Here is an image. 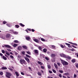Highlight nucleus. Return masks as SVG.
<instances>
[{"label": "nucleus", "instance_id": "1", "mask_svg": "<svg viewBox=\"0 0 78 78\" xmlns=\"http://www.w3.org/2000/svg\"><path fill=\"white\" fill-rule=\"evenodd\" d=\"M61 62L62 64H63V66H67L69 64L68 63V62L63 60H61Z\"/></svg>", "mask_w": 78, "mask_h": 78}, {"label": "nucleus", "instance_id": "2", "mask_svg": "<svg viewBox=\"0 0 78 78\" xmlns=\"http://www.w3.org/2000/svg\"><path fill=\"white\" fill-rule=\"evenodd\" d=\"M20 62L21 64H25V65L27 64V62H26V61H25V60L23 59H21L20 60Z\"/></svg>", "mask_w": 78, "mask_h": 78}, {"label": "nucleus", "instance_id": "3", "mask_svg": "<svg viewBox=\"0 0 78 78\" xmlns=\"http://www.w3.org/2000/svg\"><path fill=\"white\" fill-rule=\"evenodd\" d=\"M4 45L5 46V47H6V48H11V46L9 45L4 44Z\"/></svg>", "mask_w": 78, "mask_h": 78}, {"label": "nucleus", "instance_id": "4", "mask_svg": "<svg viewBox=\"0 0 78 78\" xmlns=\"http://www.w3.org/2000/svg\"><path fill=\"white\" fill-rule=\"evenodd\" d=\"M60 56H61V57H63V58H66V57L67 56V55H65L64 54H60Z\"/></svg>", "mask_w": 78, "mask_h": 78}, {"label": "nucleus", "instance_id": "5", "mask_svg": "<svg viewBox=\"0 0 78 78\" xmlns=\"http://www.w3.org/2000/svg\"><path fill=\"white\" fill-rule=\"evenodd\" d=\"M34 53L35 54H37V53H39V51L37 50H34Z\"/></svg>", "mask_w": 78, "mask_h": 78}, {"label": "nucleus", "instance_id": "6", "mask_svg": "<svg viewBox=\"0 0 78 78\" xmlns=\"http://www.w3.org/2000/svg\"><path fill=\"white\" fill-rule=\"evenodd\" d=\"M10 34H7L6 35V38H9V37H10Z\"/></svg>", "mask_w": 78, "mask_h": 78}, {"label": "nucleus", "instance_id": "7", "mask_svg": "<svg viewBox=\"0 0 78 78\" xmlns=\"http://www.w3.org/2000/svg\"><path fill=\"white\" fill-rule=\"evenodd\" d=\"M18 50H19V51H20V50H21L22 48V46H19L18 47Z\"/></svg>", "mask_w": 78, "mask_h": 78}, {"label": "nucleus", "instance_id": "8", "mask_svg": "<svg viewBox=\"0 0 78 78\" xmlns=\"http://www.w3.org/2000/svg\"><path fill=\"white\" fill-rule=\"evenodd\" d=\"M51 46L52 49H54V50H55V49H56V46H55L54 45H51Z\"/></svg>", "mask_w": 78, "mask_h": 78}, {"label": "nucleus", "instance_id": "9", "mask_svg": "<svg viewBox=\"0 0 78 78\" xmlns=\"http://www.w3.org/2000/svg\"><path fill=\"white\" fill-rule=\"evenodd\" d=\"M25 59H26V61H27V62H28V63H29L30 62V59H29V58H27V57H26L25 58Z\"/></svg>", "mask_w": 78, "mask_h": 78}, {"label": "nucleus", "instance_id": "10", "mask_svg": "<svg viewBox=\"0 0 78 78\" xmlns=\"http://www.w3.org/2000/svg\"><path fill=\"white\" fill-rule=\"evenodd\" d=\"M6 73L7 74V75H8L9 76H11L12 75V74L9 72H7Z\"/></svg>", "mask_w": 78, "mask_h": 78}, {"label": "nucleus", "instance_id": "11", "mask_svg": "<svg viewBox=\"0 0 78 78\" xmlns=\"http://www.w3.org/2000/svg\"><path fill=\"white\" fill-rule=\"evenodd\" d=\"M34 41L37 42V43H39V40L37 39H35L34 40Z\"/></svg>", "mask_w": 78, "mask_h": 78}, {"label": "nucleus", "instance_id": "12", "mask_svg": "<svg viewBox=\"0 0 78 78\" xmlns=\"http://www.w3.org/2000/svg\"><path fill=\"white\" fill-rule=\"evenodd\" d=\"M26 39L27 41H30V37H26Z\"/></svg>", "mask_w": 78, "mask_h": 78}, {"label": "nucleus", "instance_id": "13", "mask_svg": "<svg viewBox=\"0 0 78 78\" xmlns=\"http://www.w3.org/2000/svg\"><path fill=\"white\" fill-rule=\"evenodd\" d=\"M66 59H71V57H69V55H66Z\"/></svg>", "mask_w": 78, "mask_h": 78}, {"label": "nucleus", "instance_id": "14", "mask_svg": "<svg viewBox=\"0 0 78 78\" xmlns=\"http://www.w3.org/2000/svg\"><path fill=\"white\" fill-rule=\"evenodd\" d=\"M19 25H20L21 27H25V25L23 24L22 23H20Z\"/></svg>", "mask_w": 78, "mask_h": 78}, {"label": "nucleus", "instance_id": "15", "mask_svg": "<svg viewBox=\"0 0 78 78\" xmlns=\"http://www.w3.org/2000/svg\"><path fill=\"white\" fill-rule=\"evenodd\" d=\"M13 33L14 34H18V32H17L15 31H13Z\"/></svg>", "mask_w": 78, "mask_h": 78}, {"label": "nucleus", "instance_id": "16", "mask_svg": "<svg viewBox=\"0 0 78 78\" xmlns=\"http://www.w3.org/2000/svg\"><path fill=\"white\" fill-rule=\"evenodd\" d=\"M2 70H7V68L6 67H2Z\"/></svg>", "mask_w": 78, "mask_h": 78}, {"label": "nucleus", "instance_id": "17", "mask_svg": "<svg viewBox=\"0 0 78 78\" xmlns=\"http://www.w3.org/2000/svg\"><path fill=\"white\" fill-rule=\"evenodd\" d=\"M43 51L44 52V53H46L47 51V49L46 48H44L43 49Z\"/></svg>", "mask_w": 78, "mask_h": 78}, {"label": "nucleus", "instance_id": "18", "mask_svg": "<svg viewBox=\"0 0 78 78\" xmlns=\"http://www.w3.org/2000/svg\"><path fill=\"white\" fill-rule=\"evenodd\" d=\"M22 47L25 49H27L28 48H27V47L26 46H23Z\"/></svg>", "mask_w": 78, "mask_h": 78}, {"label": "nucleus", "instance_id": "19", "mask_svg": "<svg viewBox=\"0 0 78 78\" xmlns=\"http://www.w3.org/2000/svg\"><path fill=\"white\" fill-rule=\"evenodd\" d=\"M38 63L39 64H40V66H42V63H41V62L40 61H38Z\"/></svg>", "mask_w": 78, "mask_h": 78}, {"label": "nucleus", "instance_id": "20", "mask_svg": "<svg viewBox=\"0 0 78 78\" xmlns=\"http://www.w3.org/2000/svg\"><path fill=\"white\" fill-rule=\"evenodd\" d=\"M17 45H18V44H17L14 43L13 44V46L14 47H16L17 46Z\"/></svg>", "mask_w": 78, "mask_h": 78}, {"label": "nucleus", "instance_id": "21", "mask_svg": "<svg viewBox=\"0 0 78 78\" xmlns=\"http://www.w3.org/2000/svg\"><path fill=\"white\" fill-rule=\"evenodd\" d=\"M54 66L55 68L58 69V65H56V64H54Z\"/></svg>", "mask_w": 78, "mask_h": 78}, {"label": "nucleus", "instance_id": "22", "mask_svg": "<svg viewBox=\"0 0 78 78\" xmlns=\"http://www.w3.org/2000/svg\"><path fill=\"white\" fill-rule=\"evenodd\" d=\"M15 73L17 76H19V73H18L17 72H15Z\"/></svg>", "mask_w": 78, "mask_h": 78}, {"label": "nucleus", "instance_id": "23", "mask_svg": "<svg viewBox=\"0 0 78 78\" xmlns=\"http://www.w3.org/2000/svg\"><path fill=\"white\" fill-rule=\"evenodd\" d=\"M26 57H27L28 58H31V57L29 55H28V54H27L26 55Z\"/></svg>", "mask_w": 78, "mask_h": 78}, {"label": "nucleus", "instance_id": "24", "mask_svg": "<svg viewBox=\"0 0 78 78\" xmlns=\"http://www.w3.org/2000/svg\"><path fill=\"white\" fill-rule=\"evenodd\" d=\"M71 61L72 62H73V63H74V62H76V60H75V59H73Z\"/></svg>", "mask_w": 78, "mask_h": 78}, {"label": "nucleus", "instance_id": "25", "mask_svg": "<svg viewBox=\"0 0 78 78\" xmlns=\"http://www.w3.org/2000/svg\"><path fill=\"white\" fill-rule=\"evenodd\" d=\"M2 58L4 59V60H6L7 59L6 57L4 56H3Z\"/></svg>", "mask_w": 78, "mask_h": 78}, {"label": "nucleus", "instance_id": "26", "mask_svg": "<svg viewBox=\"0 0 78 78\" xmlns=\"http://www.w3.org/2000/svg\"><path fill=\"white\" fill-rule=\"evenodd\" d=\"M56 56V55L54 54H52L51 55V57H55Z\"/></svg>", "mask_w": 78, "mask_h": 78}, {"label": "nucleus", "instance_id": "27", "mask_svg": "<svg viewBox=\"0 0 78 78\" xmlns=\"http://www.w3.org/2000/svg\"><path fill=\"white\" fill-rule=\"evenodd\" d=\"M15 27H16V28H19V27H20V26H19V25H16Z\"/></svg>", "mask_w": 78, "mask_h": 78}, {"label": "nucleus", "instance_id": "28", "mask_svg": "<svg viewBox=\"0 0 78 78\" xmlns=\"http://www.w3.org/2000/svg\"><path fill=\"white\" fill-rule=\"evenodd\" d=\"M26 53H27V54H28L29 55H31V52H30V51H26Z\"/></svg>", "mask_w": 78, "mask_h": 78}, {"label": "nucleus", "instance_id": "29", "mask_svg": "<svg viewBox=\"0 0 78 78\" xmlns=\"http://www.w3.org/2000/svg\"><path fill=\"white\" fill-rule=\"evenodd\" d=\"M14 43H19V41L17 40H14Z\"/></svg>", "mask_w": 78, "mask_h": 78}, {"label": "nucleus", "instance_id": "30", "mask_svg": "<svg viewBox=\"0 0 78 78\" xmlns=\"http://www.w3.org/2000/svg\"><path fill=\"white\" fill-rule=\"evenodd\" d=\"M37 74L39 76H41L42 75V74H41V73L39 72H38Z\"/></svg>", "mask_w": 78, "mask_h": 78}, {"label": "nucleus", "instance_id": "31", "mask_svg": "<svg viewBox=\"0 0 78 78\" xmlns=\"http://www.w3.org/2000/svg\"><path fill=\"white\" fill-rule=\"evenodd\" d=\"M10 33H13V32L14 31L13 30H9V31Z\"/></svg>", "mask_w": 78, "mask_h": 78}, {"label": "nucleus", "instance_id": "32", "mask_svg": "<svg viewBox=\"0 0 78 78\" xmlns=\"http://www.w3.org/2000/svg\"><path fill=\"white\" fill-rule=\"evenodd\" d=\"M58 72H59L60 73H63V71L62 70H59Z\"/></svg>", "mask_w": 78, "mask_h": 78}, {"label": "nucleus", "instance_id": "33", "mask_svg": "<svg viewBox=\"0 0 78 78\" xmlns=\"http://www.w3.org/2000/svg\"><path fill=\"white\" fill-rule=\"evenodd\" d=\"M58 76L60 77V78H62V74H61L59 73Z\"/></svg>", "mask_w": 78, "mask_h": 78}, {"label": "nucleus", "instance_id": "34", "mask_svg": "<svg viewBox=\"0 0 78 78\" xmlns=\"http://www.w3.org/2000/svg\"><path fill=\"white\" fill-rule=\"evenodd\" d=\"M38 49H39V50H42V48H41V46H38Z\"/></svg>", "mask_w": 78, "mask_h": 78}, {"label": "nucleus", "instance_id": "35", "mask_svg": "<svg viewBox=\"0 0 78 78\" xmlns=\"http://www.w3.org/2000/svg\"><path fill=\"white\" fill-rule=\"evenodd\" d=\"M52 71H53V72H54V73H56V71L55 69H53Z\"/></svg>", "mask_w": 78, "mask_h": 78}, {"label": "nucleus", "instance_id": "36", "mask_svg": "<svg viewBox=\"0 0 78 78\" xmlns=\"http://www.w3.org/2000/svg\"><path fill=\"white\" fill-rule=\"evenodd\" d=\"M28 69H29L30 71L31 72L32 71V69H31V67H28Z\"/></svg>", "mask_w": 78, "mask_h": 78}, {"label": "nucleus", "instance_id": "37", "mask_svg": "<svg viewBox=\"0 0 78 78\" xmlns=\"http://www.w3.org/2000/svg\"><path fill=\"white\" fill-rule=\"evenodd\" d=\"M6 55H8V56H9V55H10V54H9V53H8L7 51H6Z\"/></svg>", "mask_w": 78, "mask_h": 78}, {"label": "nucleus", "instance_id": "38", "mask_svg": "<svg viewBox=\"0 0 78 78\" xmlns=\"http://www.w3.org/2000/svg\"><path fill=\"white\" fill-rule=\"evenodd\" d=\"M41 40L42 41H43L44 42L45 41V39L43 38H41Z\"/></svg>", "mask_w": 78, "mask_h": 78}, {"label": "nucleus", "instance_id": "39", "mask_svg": "<svg viewBox=\"0 0 78 78\" xmlns=\"http://www.w3.org/2000/svg\"><path fill=\"white\" fill-rule=\"evenodd\" d=\"M60 47H61V48H64V46L62 44H61Z\"/></svg>", "mask_w": 78, "mask_h": 78}, {"label": "nucleus", "instance_id": "40", "mask_svg": "<svg viewBox=\"0 0 78 78\" xmlns=\"http://www.w3.org/2000/svg\"><path fill=\"white\" fill-rule=\"evenodd\" d=\"M48 69H50L51 68V66L49 65H48Z\"/></svg>", "mask_w": 78, "mask_h": 78}, {"label": "nucleus", "instance_id": "41", "mask_svg": "<svg viewBox=\"0 0 78 78\" xmlns=\"http://www.w3.org/2000/svg\"><path fill=\"white\" fill-rule=\"evenodd\" d=\"M0 75H3V72H1V73H0Z\"/></svg>", "mask_w": 78, "mask_h": 78}, {"label": "nucleus", "instance_id": "42", "mask_svg": "<svg viewBox=\"0 0 78 78\" xmlns=\"http://www.w3.org/2000/svg\"><path fill=\"white\" fill-rule=\"evenodd\" d=\"M45 59L47 60H49V58H48V57H45Z\"/></svg>", "mask_w": 78, "mask_h": 78}, {"label": "nucleus", "instance_id": "43", "mask_svg": "<svg viewBox=\"0 0 78 78\" xmlns=\"http://www.w3.org/2000/svg\"><path fill=\"white\" fill-rule=\"evenodd\" d=\"M6 77H7V78H10V76H8V75H6Z\"/></svg>", "mask_w": 78, "mask_h": 78}, {"label": "nucleus", "instance_id": "44", "mask_svg": "<svg viewBox=\"0 0 78 78\" xmlns=\"http://www.w3.org/2000/svg\"><path fill=\"white\" fill-rule=\"evenodd\" d=\"M10 57L11 58H12V59H13L14 58V56L12 55H10Z\"/></svg>", "mask_w": 78, "mask_h": 78}, {"label": "nucleus", "instance_id": "45", "mask_svg": "<svg viewBox=\"0 0 78 78\" xmlns=\"http://www.w3.org/2000/svg\"><path fill=\"white\" fill-rule=\"evenodd\" d=\"M9 70H11V71H13V69L12 68H9Z\"/></svg>", "mask_w": 78, "mask_h": 78}, {"label": "nucleus", "instance_id": "46", "mask_svg": "<svg viewBox=\"0 0 78 78\" xmlns=\"http://www.w3.org/2000/svg\"><path fill=\"white\" fill-rule=\"evenodd\" d=\"M73 45H76V46H78V44L76 43H73Z\"/></svg>", "mask_w": 78, "mask_h": 78}, {"label": "nucleus", "instance_id": "47", "mask_svg": "<svg viewBox=\"0 0 78 78\" xmlns=\"http://www.w3.org/2000/svg\"><path fill=\"white\" fill-rule=\"evenodd\" d=\"M6 22L5 21H3V24H6Z\"/></svg>", "mask_w": 78, "mask_h": 78}, {"label": "nucleus", "instance_id": "48", "mask_svg": "<svg viewBox=\"0 0 78 78\" xmlns=\"http://www.w3.org/2000/svg\"><path fill=\"white\" fill-rule=\"evenodd\" d=\"M66 45H68V46H70V44L67 43H66Z\"/></svg>", "mask_w": 78, "mask_h": 78}, {"label": "nucleus", "instance_id": "49", "mask_svg": "<svg viewBox=\"0 0 78 78\" xmlns=\"http://www.w3.org/2000/svg\"><path fill=\"white\" fill-rule=\"evenodd\" d=\"M76 76H77L76 74H74V78H76Z\"/></svg>", "mask_w": 78, "mask_h": 78}, {"label": "nucleus", "instance_id": "50", "mask_svg": "<svg viewBox=\"0 0 78 78\" xmlns=\"http://www.w3.org/2000/svg\"><path fill=\"white\" fill-rule=\"evenodd\" d=\"M7 50L8 51H11V50L10 49H7Z\"/></svg>", "mask_w": 78, "mask_h": 78}, {"label": "nucleus", "instance_id": "51", "mask_svg": "<svg viewBox=\"0 0 78 78\" xmlns=\"http://www.w3.org/2000/svg\"><path fill=\"white\" fill-rule=\"evenodd\" d=\"M71 51H74V50H75V49L73 48L71 49Z\"/></svg>", "mask_w": 78, "mask_h": 78}, {"label": "nucleus", "instance_id": "52", "mask_svg": "<svg viewBox=\"0 0 78 78\" xmlns=\"http://www.w3.org/2000/svg\"><path fill=\"white\" fill-rule=\"evenodd\" d=\"M22 54L23 55H25V51H22Z\"/></svg>", "mask_w": 78, "mask_h": 78}, {"label": "nucleus", "instance_id": "53", "mask_svg": "<svg viewBox=\"0 0 78 78\" xmlns=\"http://www.w3.org/2000/svg\"><path fill=\"white\" fill-rule=\"evenodd\" d=\"M27 30H28L30 31H31V29H27Z\"/></svg>", "mask_w": 78, "mask_h": 78}, {"label": "nucleus", "instance_id": "54", "mask_svg": "<svg viewBox=\"0 0 78 78\" xmlns=\"http://www.w3.org/2000/svg\"><path fill=\"white\" fill-rule=\"evenodd\" d=\"M41 68H42V69H44V67L42 66H41Z\"/></svg>", "mask_w": 78, "mask_h": 78}, {"label": "nucleus", "instance_id": "55", "mask_svg": "<svg viewBox=\"0 0 78 78\" xmlns=\"http://www.w3.org/2000/svg\"><path fill=\"white\" fill-rule=\"evenodd\" d=\"M2 51L3 53H5V51H4V50H2Z\"/></svg>", "mask_w": 78, "mask_h": 78}, {"label": "nucleus", "instance_id": "56", "mask_svg": "<svg viewBox=\"0 0 78 78\" xmlns=\"http://www.w3.org/2000/svg\"><path fill=\"white\" fill-rule=\"evenodd\" d=\"M57 64L58 65V66H60V63H57Z\"/></svg>", "mask_w": 78, "mask_h": 78}, {"label": "nucleus", "instance_id": "57", "mask_svg": "<svg viewBox=\"0 0 78 78\" xmlns=\"http://www.w3.org/2000/svg\"><path fill=\"white\" fill-rule=\"evenodd\" d=\"M72 46L73 47V48H77L75 47V46H74V45H72Z\"/></svg>", "mask_w": 78, "mask_h": 78}, {"label": "nucleus", "instance_id": "58", "mask_svg": "<svg viewBox=\"0 0 78 78\" xmlns=\"http://www.w3.org/2000/svg\"><path fill=\"white\" fill-rule=\"evenodd\" d=\"M49 73H52V71H51L50 70H49Z\"/></svg>", "mask_w": 78, "mask_h": 78}, {"label": "nucleus", "instance_id": "59", "mask_svg": "<svg viewBox=\"0 0 78 78\" xmlns=\"http://www.w3.org/2000/svg\"><path fill=\"white\" fill-rule=\"evenodd\" d=\"M21 75H24V73H23V72H21Z\"/></svg>", "mask_w": 78, "mask_h": 78}, {"label": "nucleus", "instance_id": "60", "mask_svg": "<svg viewBox=\"0 0 78 78\" xmlns=\"http://www.w3.org/2000/svg\"><path fill=\"white\" fill-rule=\"evenodd\" d=\"M31 30H32V32H34V31H35L33 29H32Z\"/></svg>", "mask_w": 78, "mask_h": 78}, {"label": "nucleus", "instance_id": "61", "mask_svg": "<svg viewBox=\"0 0 78 78\" xmlns=\"http://www.w3.org/2000/svg\"><path fill=\"white\" fill-rule=\"evenodd\" d=\"M76 67H77L78 68V64H77L76 65Z\"/></svg>", "mask_w": 78, "mask_h": 78}, {"label": "nucleus", "instance_id": "62", "mask_svg": "<svg viewBox=\"0 0 78 78\" xmlns=\"http://www.w3.org/2000/svg\"><path fill=\"white\" fill-rule=\"evenodd\" d=\"M25 31L27 32V33H29L28 31V30H26Z\"/></svg>", "mask_w": 78, "mask_h": 78}, {"label": "nucleus", "instance_id": "63", "mask_svg": "<svg viewBox=\"0 0 78 78\" xmlns=\"http://www.w3.org/2000/svg\"><path fill=\"white\" fill-rule=\"evenodd\" d=\"M10 54H11V55H13V53H12V52H10Z\"/></svg>", "mask_w": 78, "mask_h": 78}, {"label": "nucleus", "instance_id": "64", "mask_svg": "<svg viewBox=\"0 0 78 78\" xmlns=\"http://www.w3.org/2000/svg\"><path fill=\"white\" fill-rule=\"evenodd\" d=\"M63 78H67V77L66 76H63Z\"/></svg>", "mask_w": 78, "mask_h": 78}]
</instances>
